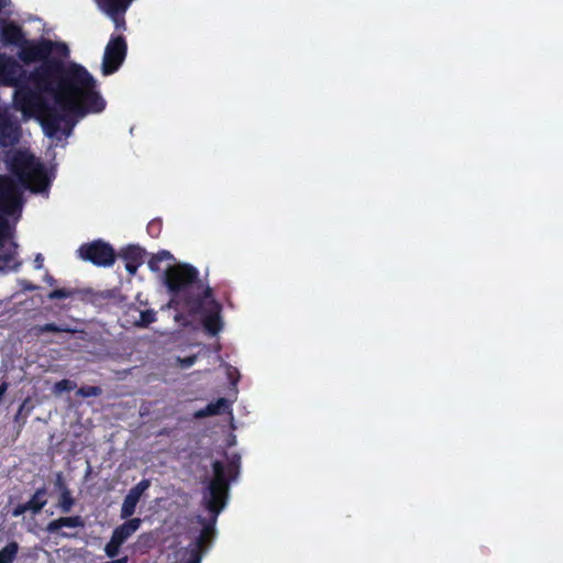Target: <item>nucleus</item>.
I'll use <instances>...</instances> for the list:
<instances>
[{"label": "nucleus", "instance_id": "22", "mask_svg": "<svg viewBox=\"0 0 563 563\" xmlns=\"http://www.w3.org/2000/svg\"><path fill=\"white\" fill-rule=\"evenodd\" d=\"M75 504L76 499L74 498L70 489H64L62 494H59L58 507L63 514L70 512Z\"/></svg>", "mask_w": 563, "mask_h": 563}, {"label": "nucleus", "instance_id": "23", "mask_svg": "<svg viewBox=\"0 0 563 563\" xmlns=\"http://www.w3.org/2000/svg\"><path fill=\"white\" fill-rule=\"evenodd\" d=\"M19 551V544L15 541L9 542L0 550V563H13Z\"/></svg>", "mask_w": 563, "mask_h": 563}, {"label": "nucleus", "instance_id": "10", "mask_svg": "<svg viewBox=\"0 0 563 563\" xmlns=\"http://www.w3.org/2000/svg\"><path fill=\"white\" fill-rule=\"evenodd\" d=\"M20 139L21 126L19 122L7 110L0 108V146H13L19 143Z\"/></svg>", "mask_w": 563, "mask_h": 563}, {"label": "nucleus", "instance_id": "4", "mask_svg": "<svg viewBox=\"0 0 563 563\" xmlns=\"http://www.w3.org/2000/svg\"><path fill=\"white\" fill-rule=\"evenodd\" d=\"M213 477L209 481L202 496V504L209 511L210 518L197 517L198 522L202 526L195 545L205 549L212 542L216 536V523L219 515L224 509L229 498V484L224 476V467L221 461L212 462Z\"/></svg>", "mask_w": 563, "mask_h": 563}, {"label": "nucleus", "instance_id": "35", "mask_svg": "<svg viewBox=\"0 0 563 563\" xmlns=\"http://www.w3.org/2000/svg\"><path fill=\"white\" fill-rule=\"evenodd\" d=\"M26 511H30L26 507V504H19L18 506H15L12 511H11V515L13 517H20L22 516L23 514H25Z\"/></svg>", "mask_w": 563, "mask_h": 563}, {"label": "nucleus", "instance_id": "15", "mask_svg": "<svg viewBox=\"0 0 563 563\" xmlns=\"http://www.w3.org/2000/svg\"><path fill=\"white\" fill-rule=\"evenodd\" d=\"M82 528L85 527V520L81 516H68L59 517L58 519L52 520L46 526L48 533H57L62 528Z\"/></svg>", "mask_w": 563, "mask_h": 563}, {"label": "nucleus", "instance_id": "9", "mask_svg": "<svg viewBox=\"0 0 563 563\" xmlns=\"http://www.w3.org/2000/svg\"><path fill=\"white\" fill-rule=\"evenodd\" d=\"M97 7L109 16L115 30L125 31V13L134 0H93Z\"/></svg>", "mask_w": 563, "mask_h": 563}, {"label": "nucleus", "instance_id": "6", "mask_svg": "<svg viewBox=\"0 0 563 563\" xmlns=\"http://www.w3.org/2000/svg\"><path fill=\"white\" fill-rule=\"evenodd\" d=\"M78 255L82 261L102 267L112 266L115 261L114 249L102 240L84 243L78 249Z\"/></svg>", "mask_w": 563, "mask_h": 563}, {"label": "nucleus", "instance_id": "5", "mask_svg": "<svg viewBox=\"0 0 563 563\" xmlns=\"http://www.w3.org/2000/svg\"><path fill=\"white\" fill-rule=\"evenodd\" d=\"M9 168L20 185L34 194L47 191L49 188L51 180L45 167L27 152H16L10 159Z\"/></svg>", "mask_w": 563, "mask_h": 563}, {"label": "nucleus", "instance_id": "30", "mask_svg": "<svg viewBox=\"0 0 563 563\" xmlns=\"http://www.w3.org/2000/svg\"><path fill=\"white\" fill-rule=\"evenodd\" d=\"M76 388V383L70 379H62L55 383L54 390L55 393H64L71 391Z\"/></svg>", "mask_w": 563, "mask_h": 563}, {"label": "nucleus", "instance_id": "27", "mask_svg": "<svg viewBox=\"0 0 563 563\" xmlns=\"http://www.w3.org/2000/svg\"><path fill=\"white\" fill-rule=\"evenodd\" d=\"M14 252H7L0 254V271L7 268H16L19 264L15 263Z\"/></svg>", "mask_w": 563, "mask_h": 563}, {"label": "nucleus", "instance_id": "36", "mask_svg": "<svg viewBox=\"0 0 563 563\" xmlns=\"http://www.w3.org/2000/svg\"><path fill=\"white\" fill-rule=\"evenodd\" d=\"M55 487L59 490L60 494H62V492L64 489H69L67 484L65 483V481L63 478L62 473H58L57 476H56Z\"/></svg>", "mask_w": 563, "mask_h": 563}, {"label": "nucleus", "instance_id": "28", "mask_svg": "<svg viewBox=\"0 0 563 563\" xmlns=\"http://www.w3.org/2000/svg\"><path fill=\"white\" fill-rule=\"evenodd\" d=\"M101 393H102V389L99 386H89V385L81 386L77 390V395L81 396L84 398L98 397L101 395Z\"/></svg>", "mask_w": 563, "mask_h": 563}, {"label": "nucleus", "instance_id": "8", "mask_svg": "<svg viewBox=\"0 0 563 563\" xmlns=\"http://www.w3.org/2000/svg\"><path fill=\"white\" fill-rule=\"evenodd\" d=\"M22 191L16 181L9 176H0V211L11 216L22 208Z\"/></svg>", "mask_w": 563, "mask_h": 563}, {"label": "nucleus", "instance_id": "1", "mask_svg": "<svg viewBox=\"0 0 563 563\" xmlns=\"http://www.w3.org/2000/svg\"><path fill=\"white\" fill-rule=\"evenodd\" d=\"M55 48L68 52L64 43L48 38L27 40L18 52V58L26 65L42 62L29 74V79L42 93L52 97L54 107L76 122L89 113H100L106 108V100L97 90V80L80 64L51 58Z\"/></svg>", "mask_w": 563, "mask_h": 563}, {"label": "nucleus", "instance_id": "2", "mask_svg": "<svg viewBox=\"0 0 563 563\" xmlns=\"http://www.w3.org/2000/svg\"><path fill=\"white\" fill-rule=\"evenodd\" d=\"M30 79L26 70L14 59L4 53H0V85L14 87V106L25 115L36 113L47 136H56L63 132L68 136L76 121L69 115L63 114L56 107L48 104L41 92L29 86Z\"/></svg>", "mask_w": 563, "mask_h": 563}, {"label": "nucleus", "instance_id": "14", "mask_svg": "<svg viewBox=\"0 0 563 563\" xmlns=\"http://www.w3.org/2000/svg\"><path fill=\"white\" fill-rule=\"evenodd\" d=\"M93 291L91 289H77V288H57L51 291L47 297L49 300H58L78 297L84 301H91Z\"/></svg>", "mask_w": 563, "mask_h": 563}, {"label": "nucleus", "instance_id": "33", "mask_svg": "<svg viewBox=\"0 0 563 563\" xmlns=\"http://www.w3.org/2000/svg\"><path fill=\"white\" fill-rule=\"evenodd\" d=\"M8 231V221L0 214V249L3 247L4 239Z\"/></svg>", "mask_w": 563, "mask_h": 563}, {"label": "nucleus", "instance_id": "32", "mask_svg": "<svg viewBox=\"0 0 563 563\" xmlns=\"http://www.w3.org/2000/svg\"><path fill=\"white\" fill-rule=\"evenodd\" d=\"M203 549L195 545L194 549L190 550L189 559L187 563H200L201 562V551Z\"/></svg>", "mask_w": 563, "mask_h": 563}, {"label": "nucleus", "instance_id": "39", "mask_svg": "<svg viewBox=\"0 0 563 563\" xmlns=\"http://www.w3.org/2000/svg\"><path fill=\"white\" fill-rule=\"evenodd\" d=\"M9 388V384L7 382H2L0 384V400L2 399V397L4 396L5 391L8 390Z\"/></svg>", "mask_w": 563, "mask_h": 563}, {"label": "nucleus", "instance_id": "38", "mask_svg": "<svg viewBox=\"0 0 563 563\" xmlns=\"http://www.w3.org/2000/svg\"><path fill=\"white\" fill-rule=\"evenodd\" d=\"M43 262H44V258H43L42 254H37L34 258V267L36 269L43 268Z\"/></svg>", "mask_w": 563, "mask_h": 563}, {"label": "nucleus", "instance_id": "43", "mask_svg": "<svg viewBox=\"0 0 563 563\" xmlns=\"http://www.w3.org/2000/svg\"><path fill=\"white\" fill-rule=\"evenodd\" d=\"M60 536H62V537H65V538H69V537H70V536H69L68 533H66V532H62V533H60Z\"/></svg>", "mask_w": 563, "mask_h": 563}, {"label": "nucleus", "instance_id": "20", "mask_svg": "<svg viewBox=\"0 0 563 563\" xmlns=\"http://www.w3.org/2000/svg\"><path fill=\"white\" fill-rule=\"evenodd\" d=\"M170 260H174L173 254L169 251L162 250V251L157 252L156 254L152 255V257L147 262V265L152 272L158 273L162 271L161 263L164 261H170Z\"/></svg>", "mask_w": 563, "mask_h": 563}, {"label": "nucleus", "instance_id": "7", "mask_svg": "<svg viewBox=\"0 0 563 563\" xmlns=\"http://www.w3.org/2000/svg\"><path fill=\"white\" fill-rule=\"evenodd\" d=\"M128 53L125 37L121 34L111 35L103 53L102 74L104 76L114 74L123 64Z\"/></svg>", "mask_w": 563, "mask_h": 563}, {"label": "nucleus", "instance_id": "18", "mask_svg": "<svg viewBox=\"0 0 563 563\" xmlns=\"http://www.w3.org/2000/svg\"><path fill=\"white\" fill-rule=\"evenodd\" d=\"M230 408V402L225 398H219L214 402L208 404L203 409L197 412V417L217 416L225 412Z\"/></svg>", "mask_w": 563, "mask_h": 563}, {"label": "nucleus", "instance_id": "16", "mask_svg": "<svg viewBox=\"0 0 563 563\" xmlns=\"http://www.w3.org/2000/svg\"><path fill=\"white\" fill-rule=\"evenodd\" d=\"M142 525L141 518H128L122 525L114 528L112 534L121 542H125Z\"/></svg>", "mask_w": 563, "mask_h": 563}, {"label": "nucleus", "instance_id": "26", "mask_svg": "<svg viewBox=\"0 0 563 563\" xmlns=\"http://www.w3.org/2000/svg\"><path fill=\"white\" fill-rule=\"evenodd\" d=\"M123 544L119 539H117L113 534L111 536L110 541L104 547V552L107 556L113 559L119 554L120 547Z\"/></svg>", "mask_w": 563, "mask_h": 563}, {"label": "nucleus", "instance_id": "34", "mask_svg": "<svg viewBox=\"0 0 563 563\" xmlns=\"http://www.w3.org/2000/svg\"><path fill=\"white\" fill-rule=\"evenodd\" d=\"M197 361V355H190L184 358H179V363L183 368H188L192 366Z\"/></svg>", "mask_w": 563, "mask_h": 563}, {"label": "nucleus", "instance_id": "24", "mask_svg": "<svg viewBox=\"0 0 563 563\" xmlns=\"http://www.w3.org/2000/svg\"><path fill=\"white\" fill-rule=\"evenodd\" d=\"M156 321V311L147 309L140 312V319L135 322L139 328H147L150 324Z\"/></svg>", "mask_w": 563, "mask_h": 563}, {"label": "nucleus", "instance_id": "12", "mask_svg": "<svg viewBox=\"0 0 563 563\" xmlns=\"http://www.w3.org/2000/svg\"><path fill=\"white\" fill-rule=\"evenodd\" d=\"M119 256L124 261L128 273L134 275L144 262L145 250L140 245L131 244L123 247Z\"/></svg>", "mask_w": 563, "mask_h": 563}, {"label": "nucleus", "instance_id": "13", "mask_svg": "<svg viewBox=\"0 0 563 563\" xmlns=\"http://www.w3.org/2000/svg\"><path fill=\"white\" fill-rule=\"evenodd\" d=\"M0 36L5 46L12 45L19 48L26 38L22 27L15 22H3L0 27Z\"/></svg>", "mask_w": 563, "mask_h": 563}, {"label": "nucleus", "instance_id": "3", "mask_svg": "<svg viewBox=\"0 0 563 563\" xmlns=\"http://www.w3.org/2000/svg\"><path fill=\"white\" fill-rule=\"evenodd\" d=\"M164 284L169 295L168 307L184 310L189 317L203 311L205 301L212 296V288L199 278V271L188 263H178L164 271Z\"/></svg>", "mask_w": 563, "mask_h": 563}, {"label": "nucleus", "instance_id": "11", "mask_svg": "<svg viewBox=\"0 0 563 563\" xmlns=\"http://www.w3.org/2000/svg\"><path fill=\"white\" fill-rule=\"evenodd\" d=\"M221 305L214 299L213 295L211 298L205 301L202 316V325L207 333L210 335H217L223 327L221 320Z\"/></svg>", "mask_w": 563, "mask_h": 563}, {"label": "nucleus", "instance_id": "25", "mask_svg": "<svg viewBox=\"0 0 563 563\" xmlns=\"http://www.w3.org/2000/svg\"><path fill=\"white\" fill-rule=\"evenodd\" d=\"M151 482L146 478L139 482L135 486H133L129 492L128 495L137 498L139 500L143 496V494L150 488Z\"/></svg>", "mask_w": 563, "mask_h": 563}, {"label": "nucleus", "instance_id": "42", "mask_svg": "<svg viewBox=\"0 0 563 563\" xmlns=\"http://www.w3.org/2000/svg\"><path fill=\"white\" fill-rule=\"evenodd\" d=\"M37 287L35 285H32V284H26L25 286V289L27 290H35Z\"/></svg>", "mask_w": 563, "mask_h": 563}, {"label": "nucleus", "instance_id": "41", "mask_svg": "<svg viewBox=\"0 0 563 563\" xmlns=\"http://www.w3.org/2000/svg\"><path fill=\"white\" fill-rule=\"evenodd\" d=\"M45 280L51 286H54L56 284V279L53 276H51L49 274H46Z\"/></svg>", "mask_w": 563, "mask_h": 563}, {"label": "nucleus", "instance_id": "19", "mask_svg": "<svg viewBox=\"0 0 563 563\" xmlns=\"http://www.w3.org/2000/svg\"><path fill=\"white\" fill-rule=\"evenodd\" d=\"M240 462H241V457L239 454H233L229 459L227 465H224V463L221 462L224 467V476H225V479L228 481L229 485H230V482L234 481L240 473Z\"/></svg>", "mask_w": 563, "mask_h": 563}, {"label": "nucleus", "instance_id": "31", "mask_svg": "<svg viewBox=\"0 0 563 563\" xmlns=\"http://www.w3.org/2000/svg\"><path fill=\"white\" fill-rule=\"evenodd\" d=\"M65 331L62 327L57 325L56 323H45L43 325H40L37 328V333H44V332H53V333H59Z\"/></svg>", "mask_w": 563, "mask_h": 563}, {"label": "nucleus", "instance_id": "17", "mask_svg": "<svg viewBox=\"0 0 563 563\" xmlns=\"http://www.w3.org/2000/svg\"><path fill=\"white\" fill-rule=\"evenodd\" d=\"M47 494L45 486L37 488L30 500L25 503L27 509L34 515L40 514L47 504Z\"/></svg>", "mask_w": 563, "mask_h": 563}, {"label": "nucleus", "instance_id": "21", "mask_svg": "<svg viewBox=\"0 0 563 563\" xmlns=\"http://www.w3.org/2000/svg\"><path fill=\"white\" fill-rule=\"evenodd\" d=\"M139 499L126 494L121 506L120 517L121 519L131 518L136 509Z\"/></svg>", "mask_w": 563, "mask_h": 563}, {"label": "nucleus", "instance_id": "29", "mask_svg": "<svg viewBox=\"0 0 563 563\" xmlns=\"http://www.w3.org/2000/svg\"><path fill=\"white\" fill-rule=\"evenodd\" d=\"M163 228L161 219H153L148 222L146 230L152 238H158Z\"/></svg>", "mask_w": 563, "mask_h": 563}, {"label": "nucleus", "instance_id": "40", "mask_svg": "<svg viewBox=\"0 0 563 563\" xmlns=\"http://www.w3.org/2000/svg\"><path fill=\"white\" fill-rule=\"evenodd\" d=\"M24 406H25V402H23V404L20 406V408H19V410H18V412H16V415H15V417H14V420H15L16 422H19V421H20V419H21V417H22V411H23V409H24Z\"/></svg>", "mask_w": 563, "mask_h": 563}, {"label": "nucleus", "instance_id": "37", "mask_svg": "<svg viewBox=\"0 0 563 563\" xmlns=\"http://www.w3.org/2000/svg\"><path fill=\"white\" fill-rule=\"evenodd\" d=\"M185 314L189 316L187 312H185L184 310H181V312L176 313V316H175V320H176L177 322H181L184 325H187V324H188V322L186 321V316H185Z\"/></svg>", "mask_w": 563, "mask_h": 563}]
</instances>
